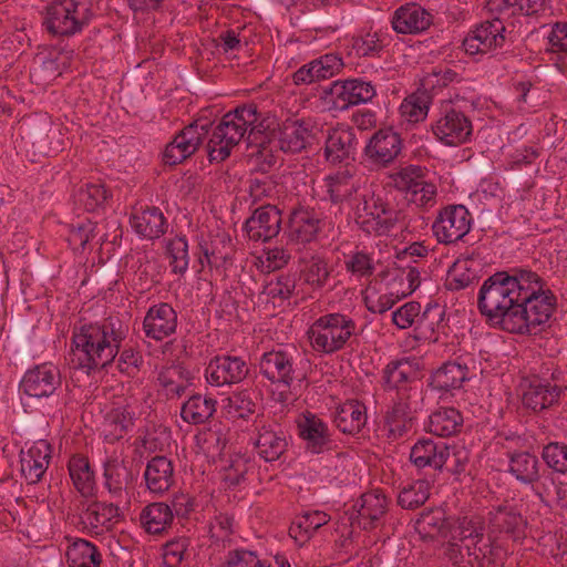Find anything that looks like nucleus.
Instances as JSON below:
<instances>
[{"label": "nucleus", "instance_id": "1", "mask_svg": "<svg viewBox=\"0 0 567 567\" xmlns=\"http://www.w3.org/2000/svg\"><path fill=\"white\" fill-rule=\"evenodd\" d=\"M557 297L528 267H512L484 280L477 309L488 326L515 334H536L549 326Z\"/></svg>", "mask_w": 567, "mask_h": 567}, {"label": "nucleus", "instance_id": "2", "mask_svg": "<svg viewBox=\"0 0 567 567\" xmlns=\"http://www.w3.org/2000/svg\"><path fill=\"white\" fill-rule=\"evenodd\" d=\"M269 125L255 104H245L227 112L212 132L206 144L210 163H220L228 158L231 151L246 137L249 156L256 168L269 172L278 163L274 148L275 138L267 134Z\"/></svg>", "mask_w": 567, "mask_h": 567}, {"label": "nucleus", "instance_id": "3", "mask_svg": "<svg viewBox=\"0 0 567 567\" xmlns=\"http://www.w3.org/2000/svg\"><path fill=\"white\" fill-rule=\"evenodd\" d=\"M128 331L118 316L79 322L72 329L71 362L85 373L105 369L117 357Z\"/></svg>", "mask_w": 567, "mask_h": 567}, {"label": "nucleus", "instance_id": "4", "mask_svg": "<svg viewBox=\"0 0 567 567\" xmlns=\"http://www.w3.org/2000/svg\"><path fill=\"white\" fill-rule=\"evenodd\" d=\"M484 523L477 516H462L450 524L443 557L455 567H491L501 560L503 549L484 537Z\"/></svg>", "mask_w": 567, "mask_h": 567}, {"label": "nucleus", "instance_id": "5", "mask_svg": "<svg viewBox=\"0 0 567 567\" xmlns=\"http://www.w3.org/2000/svg\"><path fill=\"white\" fill-rule=\"evenodd\" d=\"M474 109V102L458 94L440 101L430 125L434 138L446 147H457L471 143L474 136V126L470 113Z\"/></svg>", "mask_w": 567, "mask_h": 567}, {"label": "nucleus", "instance_id": "6", "mask_svg": "<svg viewBox=\"0 0 567 567\" xmlns=\"http://www.w3.org/2000/svg\"><path fill=\"white\" fill-rule=\"evenodd\" d=\"M307 364L297 348L278 346L261 354L259 372L270 383L290 390L307 379Z\"/></svg>", "mask_w": 567, "mask_h": 567}, {"label": "nucleus", "instance_id": "7", "mask_svg": "<svg viewBox=\"0 0 567 567\" xmlns=\"http://www.w3.org/2000/svg\"><path fill=\"white\" fill-rule=\"evenodd\" d=\"M567 382L558 368H546L540 373L525 375L519 382L522 404L540 413L560 403Z\"/></svg>", "mask_w": 567, "mask_h": 567}, {"label": "nucleus", "instance_id": "8", "mask_svg": "<svg viewBox=\"0 0 567 567\" xmlns=\"http://www.w3.org/2000/svg\"><path fill=\"white\" fill-rule=\"evenodd\" d=\"M311 348L323 354L342 350L352 337L359 334L358 324L351 317L341 312L320 316L308 329Z\"/></svg>", "mask_w": 567, "mask_h": 567}, {"label": "nucleus", "instance_id": "9", "mask_svg": "<svg viewBox=\"0 0 567 567\" xmlns=\"http://www.w3.org/2000/svg\"><path fill=\"white\" fill-rule=\"evenodd\" d=\"M93 18L89 0H54L45 8L43 25L55 37H73L86 28Z\"/></svg>", "mask_w": 567, "mask_h": 567}, {"label": "nucleus", "instance_id": "10", "mask_svg": "<svg viewBox=\"0 0 567 567\" xmlns=\"http://www.w3.org/2000/svg\"><path fill=\"white\" fill-rule=\"evenodd\" d=\"M400 212L381 194H364L355 208V223L369 235L383 236L396 226Z\"/></svg>", "mask_w": 567, "mask_h": 567}, {"label": "nucleus", "instance_id": "11", "mask_svg": "<svg viewBox=\"0 0 567 567\" xmlns=\"http://www.w3.org/2000/svg\"><path fill=\"white\" fill-rule=\"evenodd\" d=\"M393 187L408 204L417 208L431 209L436 204V185L426 179V169L419 165H408L390 175Z\"/></svg>", "mask_w": 567, "mask_h": 567}, {"label": "nucleus", "instance_id": "12", "mask_svg": "<svg viewBox=\"0 0 567 567\" xmlns=\"http://www.w3.org/2000/svg\"><path fill=\"white\" fill-rule=\"evenodd\" d=\"M216 127L208 118H197L175 134L174 138L165 146L163 162L174 166L183 163L194 155L203 144L205 137L212 136Z\"/></svg>", "mask_w": 567, "mask_h": 567}, {"label": "nucleus", "instance_id": "13", "mask_svg": "<svg viewBox=\"0 0 567 567\" xmlns=\"http://www.w3.org/2000/svg\"><path fill=\"white\" fill-rule=\"evenodd\" d=\"M472 216L464 205H449L439 210L432 231L440 244L462 240L471 230Z\"/></svg>", "mask_w": 567, "mask_h": 567}, {"label": "nucleus", "instance_id": "14", "mask_svg": "<svg viewBox=\"0 0 567 567\" xmlns=\"http://www.w3.org/2000/svg\"><path fill=\"white\" fill-rule=\"evenodd\" d=\"M249 364L244 357L217 354L205 368V379L212 386L235 385L249 375Z\"/></svg>", "mask_w": 567, "mask_h": 567}, {"label": "nucleus", "instance_id": "15", "mask_svg": "<svg viewBox=\"0 0 567 567\" xmlns=\"http://www.w3.org/2000/svg\"><path fill=\"white\" fill-rule=\"evenodd\" d=\"M421 377L417 359L404 357L391 360L382 370L381 384L384 391H396L399 398H406Z\"/></svg>", "mask_w": 567, "mask_h": 567}, {"label": "nucleus", "instance_id": "16", "mask_svg": "<svg viewBox=\"0 0 567 567\" xmlns=\"http://www.w3.org/2000/svg\"><path fill=\"white\" fill-rule=\"evenodd\" d=\"M315 125L310 118H287L271 132L276 147L285 153L297 154L311 145Z\"/></svg>", "mask_w": 567, "mask_h": 567}, {"label": "nucleus", "instance_id": "17", "mask_svg": "<svg viewBox=\"0 0 567 567\" xmlns=\"http://www.w3.org/2000/svg\"><path fill=\"white\" fill-rule=\"evenodd\" d=\"M505 24L501 18L486 20L470 30L463 40V48L470 55L485 54L505 43Z\"/></svg>", "mask_w": 567, "mask_h": 567}, {"label": "nucleus", "instance_id": "18", "mask_svg": "<svg viewBox=\"0 0 567 567\" xmlns=\"http://www.w3.org/2000/svg\"><path fill=\"white\" fill-rule=\"evenodd\" d=\"M61 385V373L53 363L45 362L28 369L23 374L19 389L34 399L49 398Z\"/></svg>", "mask_w": 567, "mask_h": 567}, {"label": "nucleus", "instance_id": "19", "mask_svg": "<svg viewBox=\"0 0 567 567\" xmlns=\"http://www.w3.org/2000/svg\"><path fill=\"white\" fill-rule=\"evenodd\" d=\"M326 99L330 100L338 110H347L352 105L370 102L377 94L374 85L362 79L334 81L326 90Z\"/></svg>", "mask_w": 567, "mask_h": 567}, {"label": "nucleus", "instance_id": "20", "mask_svg": "<svg viewBox=\"0 0 567 567\" xmlns=\"http://www.w3.org/2000/svg\"><path fill=\"white\" fill-rule=\"evenodd\" d=\"M526 519L515 505L502 504L488 513L489 536L514 542L525 537Z\"/></svg>", "mask_w": 567, "mask_h": 567}, {"label": "nucleus", "instance_id": "21", "mask_svg": "<svg viewBox=\"0 0 567 567\" xmlns=\"http://www.w3.org/2000/svg\"><path fill=\"white\" fill-rule=\"evenodd\" d=\"M296 423L307 453L318 455L330 449L332 440L329 426L317 414L306 411L299 415Z\"/></svg>", "mask_w": 567, "mask_h": 567}, {"label": "nucleus", "instance_id": "22", "mask_svg": "<svg viewBox=\"0 0 567 567\" xmlns=\"http://www.w3.org/2000/svg\"><path fill=\"white\" fill-rule=\"evenodd\" d=\"M322 229V218L315 208L297 205L291 208L288 219V236L296 244L315 241Z\"/></svg>", "mask_w": 567, "mask_h": 567}, {"label": "nucleus", "instance_id": "23", "mask_svg": "<svg viewBox=\"0 0 567 567\" xmlns=\"http://www.w3.org/2000/svg\"><path fill=\"white\" fill-rule=\"evenodd\" d=\"M402 138L392 128H380L364 147L368 161L379 167H388L402 152Z\"/></svg>", "mask_w": 567, "mask_h": 567}, {"label": "nucleus", "instance_id": "24", "mask_svg": "<svg viewBox=\"0 0 567 567\" xmlns=\"http://www.w3.org/2000/svg\"><path fill=\"white\" fill-rule=\"evenodd\" d=\"M134 481V474L123 458L111 455L103 462V486L110 497L117 503L130 498L128 488Z\"/></svg>", "mask_w": 567, "mask_h": 567}, {"label": "nucleus", "instance_id": "25", "mask_svg": "<svg viewBox=\"0 0 567 567\" xmlns=\"http://www.w3.org/2000/svg\"><path fill=\"white\" fill-rule=\"evenodd\" d=\"M358 140L353 128L346 125H338L329 130L324 144V158L327 162L337 165L349 166L354 161Z\"/></svg>", "mask_w": 567, "mask_h": 567}, {"label": "nucleus", "instance_id": "26", "mask_svg": "<svg viewBox=\"0 0 567 567\" xmlns=\"http://www.w3.org/2000/svg\"><path fill=\"white\" fill-rule=\"evenodd\" d=\"M468 368L456 361H447L434 370L429 379L427 386L439 394L440 399H447L460 390L464 382L470 380Z\"/></svg>", "mask_w": 567, "mask_h": 567}, {"label": "nucleus", "instance_id": "27", "mask_svg": "<svg viewBox=\"0 0 567 567\" xmlns=\"http://www.w3.org/2000/svg\"><path fill=\"white\" fill-rule=\"evenodd\" d=\"M281 213L275 205H264L254 210L243 229L255 241H267L280 231Z\"/></svg>", "mask_w": 567, "mask_h": 567}, {"label": "nucleus", "instance_id": "28", "mask_svg": "<svg viewBox=\"0 0 567 567\" xmlns=\"http://www.w3.org/2000/svg\"><path fill=\"white\" fill-rule=\"evenodd\" d=\"M177 312L167 302H159L148 308L144 320L145 336L155 341H162L176 332Z\"/></svg>", "mask_w": 567, "mask_h": 567}, {"label": "nucleus", "instance_id": "29", "mask_svg": "<svg viewBox=\"0 0 567 567\" xmlns=\"http://www.w3.org/2000/svg\"><path fill=\"white\" fill-rule=\"evenodd\" d=\"M52 447L45 440L34 442L27 451L20 452L21 474L28 484H38L44 476L50 461Z\"/></svg>", "mask_w": 567, "mask_h": 567}, {"label": "nucleus", "instance_id": "30", "mask_svg": "<svg viewBox=\"0 0 567 567\" xmlns=\"http://www.w3.org/2000/svg\"><path fill=\"white\" fill-rule=\"evenodd\" d=\"M332 267L328 258L312 254L299 259V280L311 292H321L329 288Z\"/></svg>", "mask_w": 567, "mask_h": 567}, {"label": "nucleus", "instance_id": "31", "mask_svg": "<svg viewBox=\"0 0 567 567\" xmlns=\"http://www.w3.org/2000/svg\"><path fill=\"white\" fill-rule=\"evenodd\" d=\"M433 16L415 2L400 6L392 14V29L400 34H419L430 28Z\"/></svg>", "mask_w": 567, "mask_h": 567}, {"label": "nucleus", "instance_id": "32", "mask_svg": "<svg viewBox=\"0 0 567 567\" xmlns=\"http://www.w3.org/2000/svg\"><path fill=\"white\" fill-rule=\"evenodd\" d=\"M255 449L260 458L265 462L279 460L289 445L288 435L275 423H262L257 425V437Z\"/></svg>", "mask_w": 567, "mask_h": 567}, {"label": "nucleus", "instance_id": "33", "mask_svg": "<svg viewBox=\"0 0 567 567\" xmlns=\"http://www.w3.org/2000/svg\"><path fill=\"white\" fill-rule=\"evenodd\" d=\"M343 66L342 59L336 53H327L300 66L293 74L296 85H309L336 75Z\"/></svg>", "mask_w": 567, "mask_h": 567}, {"label": "nucleus", "instance_id": "34", "mask_svg": "<svg viewBox=\"0 0 567 567\" xmlns=\"http://www.w3.org/2000/svg\"><path fill=\"white\" fill-rule=\"evenodd\" d=\"M133 230L142 238L157 239L167 230V219L156 206L135 209L130 218Z\"/></svg>", "mask_w": 567, "mask_h": 567}, {"label": "nucleus", "instance_id": "35", "mask_svg": "<svg viewBox=\"0 0 567 567\" xmlns=\"http://www.w3.org/2000/svg\"><path fill=\"white\" fill-rule=\"evenodd\" d=\"M143 478L150 493L163 495L175 482L172 460L162 455L152 457L145 466Z\"/></svg>", "mask_w": 567, "mask_h": 567}, {"label": "nucleus", "instance_id": "36", "mask_svg": "<svg viewBox=\"0 0 567 567\" xmlns=\"http://www.w3.org/2000/svg\"><path fill=\"white\" fill-rule=\"evenodd\" d=\"M410 460L417 468L442 470L449 460V446L432 439H420L411 449Z\"/></svg>", "mask_w": 567, "mask_h": 567}, {"label": "nucleus", "instance_id": "37", "mask_svg": "<svg viewBox=\"0 0 567 567\" xmlns=\"http://www.w3.org/2000/svg\"><path fill=\"white\" fill-rule=\"evenodd\" d=\"M388 498L381 489H372L362 494L357 505L358 525L362 529L375 528L388 512Z\"/></svg>", "mask_w": 567, "mask_h": 567}, {"label": "nucleus", "instance_id": "38", "mask_svg": "<svg viewBox=\"0 0 567 567\" xmlns=\"http://www.w3.org/2000/svg\"><path fill=\"white\" fill-rule=\"evenodd\" d=\"M368 421L367 406L359 400H347L340 403L333 412V422L344 434L360 433Z\"/></svg>", "mask_w": 567, "mask_h": 567}, {"label": "nucleus", "instance_id": "39", "mask_svg": "<svg viewBox=\"0 0 567 567\" xmlns=\"http://www.w3.org/2000/svg\"><path fill=\"white\" fill-rule=\"evenodd\" d=\"M432 102V94L423 89H417L405 96L399 107L401 125H405V128H409L425 121Z\"/></svg>", "mask_w": 567, "mask_h": 567}, {"label": "nucleus", "instance_id": "40", "mask_svg": "<svg viewBox=\"0 0 567 567\" xmlns=\"http://www.w3.org/2000/svg\"><path fill=\"white\" fill-rule=\"evenodd\" d=\"M68 471L76 492L84 498L94 497L96 494L95 473L90 461L82 454L72 455L68 462Z\"/></svg>", "mask_w": 567, "mask_h": 567}, {"label": "nucleus", "instance_id": "41", "mask_svg": "<svg viewBox=\"0 0 567 567\" xmlns=\"http://www.w3.org/2000/svg\"><path fill=\"white\" fill-rule=\"evenodd\" d=\"M330 519V515L323 511H306L293 518L289 527V535L299 546H303Z\"/></svg>", "mask_w": 567, "mask_h": 567}, {"label": "nucleus", "instance_id": "42", "mask_svg": "<svg viewBox=\"0 0 567 567\" xmlns=\"http://www.w3.org/2000/svg\"><path fill=\"white\" fill-rule=\"evenodd\" d=\"M118 504L94 502L83 511L81 519L86 527L99 534L101 528H110L123 517Z\"/></svg>", "mask_w": 567, "mask_h": 567}, {"label": "nucleus", "instance_id": "43", "mask_svg": "<svg viewBox=\"0 0 567 567\" xmlns=\"http://www.w3.org/2000/svg\"><path fill=\"white\" fill-rule=\"evenodd\" d=\"M508 472L522 484L533 485L540 478V462L536 455L519 451L509 452Z\"/></svg>", "mask_w": 567, "mask_h": 567}, {"label": "nucleus", "instance_id": "44", "mask_svg": "<svg viewBox=\"0 0 567 567\" xmlns=\"http://www.w3.org/2000/svg\"><path fill=\"white\" fill-rule=\"evenodd\" d=\"M323 182L329 199L333 204L347 200L358 189L353 166H344L343 169L326 176Z\"/></svg>", "mask_w": 567, "mask_h": 567}, {"label": "nucleus", "instance_id": "45", "mask_svg": "<svg viewBox=\"0 0 567 567\" xmlns=\"http://www.w3.org/2000/svg\"><path fill=\"white\" fill-rule=\"evenodd\" d=\"M463 416L455 408H440L435 410L426 423V430L440 437H451L461 432Z\"/></svg>", "mask_w": 567, "mask_h": 567}, {"label": "nucleus", "instance_id": "46", "mask_svg": "<svg viewBox=\"0 0 567 567\" xmlns=\"http://www.w3.org/2000/svg\"><path fill=\"white\" fill-rule=\"evenodd\" d=\"M532 489L547 506L555 504L564 507L567 505V482L558 480L551 473L540 475L539 481L532 485Z\"/></svg>", "mask_w": 567, "mask_h": 567}, {"label": "nucleus", "instance_id": "47", "mask_svg": "<svg viewBox=\"0 0 567 567\" xmlns=\"http://www.w3.org/2000/svg\"><path fill=\"white\" fill-rule=\"evenodd\" d=\"M68 567H101L102 554L93 543L75 538L65 551Z\"/></svg>", "mask_w": 567, "mask_h": 567}, {"label": "nucleus", "instance_id": "48", "mask_svg": "<svg viewBox=\"0 0 567 567\" xmlns=\"http://www.w3.org/2000/svg\"><path fill=\"white\" fill-rule=\"evenodd\" d=\"M140 522L146 533L159 535L171 527L173 517L167 503L155 502L146 505L142 509Z\"/></svg>", "mask_w": 567, "mask_h": 567}, {"label": "nucleus", "instance_id": "49", "mask_svg": "<svg viewBox=\"0 0 567 567\" xmlns=\"http://www.w3.org/2000/svg\"><path fill=\"white\" fill-rule=\"evenodd\" d=\"M412 422L413 416L406 398H398L385 414L384 425L389 432L388 436L393 440L404 436L411 430Z\"/></svg>", "mask_w": 567, "mask_h": 567}, {"label": "nucleus", "instance_id": "50", "mask_svg": "<svg viewBox=\"0 0 567 567\" xmlns=\"http://www.w3.org/2000/svg\"><path fill=\"white\" fill-rule=\"evenodd\" d=\"M217 401L202 394L192 395L181 409L182 419L194 425L204 424L216 412Z\"/></svg>", "mask_w": 567, "mask_h": 567}, {"label": "nucleus", "instance_id": "51", "mask_svg": "<svg viewBox=\"0 0 567 567\" xmlns=\"http://www.w3.org/2000/svg\"><path fill=\"white\" fill-rule=\"evenodd\" d=\"M112 197L109 189L100 183H87L75 193V204L85 212H97L103 209Z\"/></svg>", "mask_w": 567, "mask_h": 567}, {"label": "nucleus", "instance_id": "52", "mask_svg": "<svg viewBox=\"0 0 567 567\" xmlns=\"http://www.w3.org/2000/svg\"><path fill=\"white\" fill-rule=\"evenodd\" d=\"M478 279L475 261L471 258L457 259L449 270L446 287L458 291L473 285Z\"/></svg>", "mask_w": 567, "mask_h": 567}, {"label": "nucleus", "instance_id": "53", "mask_svg": "<svg viewBox=\"0 0 567 567\" xmlns=\"http://www.w3.org/2000/svg\"><path fill=\"white\" fill-rule=\"evenodd\" d=\"M430 488V483L426 480L412 481L401 488L398 504L404 509H415L429 499Z\"/></svg>", "mask_w": 567, "mask_h": 567}, {"label": "nucleus", "instance_id": "54", "mask_svg": "<svg viewBox=\"0 0 567 567\" xmlns=\"http://www.w3.org/2000/svg\"><path fill=\"white\" fill-rule=\"evenodd\" d=\"M297 288V274L295 272H282L275 279H271L264 287L262 293H265L274 303L277 301H285L290 299Z\"/></svg>", "mask_w": 567, "mask_h": 567}, {"label": "nucleus", "instance_id": "55", "mask_svg": "<svg viewBox=\"0 0 567 567\" xmlns=\"http://www.w3.org/2000/svg\"><path fill=\"white\" fill-rule=\"evenodd\" d=\"M166 254L169 258L172 272L183 276L189 265L188 241L181 235L169 239L166 244Z\"/></svg>", "mask_w": 567, "mask_h": 567}, {"label": "nucleus", "instance_id": "56", "mask_svg": "<svg viewBox=\"0 0 567 567\" xmlns=\"http://www.w3.org/2000/svg\"><path fill=\"white\" fill-rule=\"evenodd\" d=\"M224 409L230 419H248L256 411V402L249 390L236 391L227 398Z\"/></svg>", "mask_w": 567, "mask_h": 567}, {"label": "nucleus", "instance_id": "57", "mask_svg": "<svg viewBox=\"0 0 567 567\" xmlns=\"http://www.w3.org/2000/svg\"><path fill=\"white\" fill-rule=\"evenodd\" d=\"M134 426V414L127 408H114L105 416L104 427L113 439H121Z\"/></svg>", "mask_w": 567, "mask_h": 567}, {"label": "nucleus", "instance_id": "58", "mask_svg": "<svg viewBox=\"0 0 567 567\" xmlns=\"http://www.w3.org/2000/svg\"><path fill=\"white\" fill-rule=\"evenodd\" d=\"M344 269L357 279L369 278L375 270L373 255L364 250L352 251L346 256Z\"/></svg>", "mask_w": 567, "mask_h": 567}, {"label": "nucleus", "instance_id": "59", "mask_svg": "<svg viewBox=\"0 0 567 567\" xmlns=\"http://www.w3.org/2000/svg\"><path fill=\"white\" fill-rule=\"evenodd\" d=\"M96 224L85 218L70 225L66 240L75 252H82L95 236Z\"/></svg>", "mask_w": 567, "mask_h": 567}, {"label": "nucleus", "instance_id": "60", "mask_svg": "<svg viewBox=\"0 0 567 567\" xmlns=\"http://www.w3.org/2000/svg\"><path fill=\"white\" fill-rule=\"evenodd\" d=\"M182 367H172L158 375V382L169 399L182 396L188 385V380L183 378Z\"/></svg>", "mask_w": 567, "mask_h": 567}, {"label": "nucleus", "instance_id": "61", "mask_svg": "<svg viewBox=\"0 0 567 567\" xmlns=\"http://www.w3.org/2000/svg\"><path fill=\"white\" fill-rule=\"evenodd\" d=\"M461 75L446 65H436L422 80L423 90H441L451 83L458 82Z\"/></svg>", "mask_w": 567, "mask_h": 567}, {"label": "nucleus", "instance_id": "62", "mask_svg": "<svg viewBox=\"0 0 567 567\" xmlns=\"http://www.w3.org/2000/svg\"><path fill=\"white\" fill-rule=\"evenodd\" d=\"M390 282H395L396 290L405 298L420 286L421 270L417 266L408 265L399 269Z\"/></svg>", "mask_w": 567, "mask_h": 567}, {"label": "nucleus", "instance_id": "63", "mask_svg": "<svg viewBox=\"0 0 567 567\" xmlns=\"http://www.w3.org/2000/svg\"><path fill=\"white\" fill-rule=\"evenodd\" d=\"M542 458L546 465L558 474L567 473V445L551 442L544 446Z\"/></svg>", "mask_w": 567, "mask_h": 567}, {"label": "nucleus", "instance_id": "64", "mask_svg": "<svg viewBox=\"0 0 567 567\" xmlns=\"http://www.w3.org/2000/svg\"><path fill=\"white\" fill-rule=\"evenodd\" d=\"M189 540L186 537H179L167 542L163 546V561L166 567H179L183 561Z\"/></svg>", "mask_w": 567, "mask_h": 567}]
</instances>
